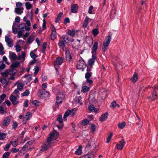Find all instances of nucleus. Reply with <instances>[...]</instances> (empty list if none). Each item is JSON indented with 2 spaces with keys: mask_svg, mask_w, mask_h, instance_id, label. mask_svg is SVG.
Masks as SVG:
<instances>
[{
  "mask_svg": "<svg viewBox=\"0 0 158 158\" xmlns=\"http://www.w3.org/2000/svg\"><path fill=\"white\" fill-rule=\"evenodd\" d=\"M38 95L41 98L48 97L49 96V93L44 90L40 89L38 92Z\"/></svg>",
  "mask_w": 158,
  "mask_h": 158,
  "instance_id": "f257e3e1",
  "label": "nucleus"
},
{
  "mask_svg": "<svg viewBox=\"0 0 158 158\" xmlns=\"http://www.w3.org/2000/svg\"><path fill=\"white\" fill-rule=\"evenodd\" d=\"M84 65L85 67L87 66V64L85 63L83 59H82L81 60H80L77 62V68L78 69H82V67Z\"/></svg>",
  "mask_w": 158,
  "mask_h": 158,
  "instance_id": "f03ea898",
  "label": "nucleus"
},
{
  "mask_svg": "<svg viewBox=\"0 0 158 158\" xmlns=\"http://www.w3.org/2000/svg\"><path fill=\"white\" fill-rule=\"evenodd\" d=\"M5 42L7 43L8 46L9 47H12L13 46V40L11 38H9V36H5Z\"/></svg>",
  "mask_w": 158,
  "mask_h": 158,
  "instance_id": "7ed1b4c3",
  "label": "nucleus"
},
{
  "mask_svg": "<svg viewBox=\"0 0 158 158\" xmlns=\"http://www.w3.org/2000/svg\"><path fill=\"white\" fill-rule=\"evenodd\" d=\"M9 99L14 105H15L19 102V101H17V97L12 94L10 95Z\"/></svg>",
  "mask_w": 158,
  "mask_h": 158,
  "instance_id": "20e7f679",
  "label": "nucleus"
},
{
  "mask_svg": "<svg viewBox=\"0 0 158 158\" xmlns=\"http://www.w3.org/2000/svg\"><path fill=\"white\" fill-rule=\"evenodd\" d=\"M51 144L48 142H45L44 144L41 146V151L44 152L47 150L51 147Z\"/></svg>",
  "mask_w": 158,
  "mask_h": 158,
  "instance_id": "39448f33",
  "label": "nucleus"
},
{
  "mask_svg": "<svg viewBox=\"0 0 158 158\" xmlns=\"http://www.w3.org/2000/svg\"><path fill=\"white\" fill-rule=\"evenodd\" d=\"M98 43L97 42H94L92 48L91 53L92 55H96V51L98 48Z\"/></svg>",
  "mask_w": 158,
  "mask_h": 158,
  "instance_id": "423d86ee",
  "label": "nucleus"
},
{
  "mask_svg": "<svg viewBox=\"0 0 158 158\" xmlns=\"http://www.w3.org/2000/svg\"><path fill=\"white\" fill-rule=\"evenodd\" d=\"M95 154V152H89L83 155L82 158H94Z\"/></svg>",
  "mask_w": 158,
  "mask_h": 158,
  "instance_id": "0eeeda50",
  "label": "nucleus"
},
{
  "mask_svg": "<svg viewBox=\"0 0 158 158\" xmlns=\"http://www.w3.org/2000/svg\"><path fill=\"white\" fill-rule=\"evenodd\" d=\"M111 39V35H110L107 36L103 43V45H106V46H109Z\"/></svg>",
  "mask_w": 158,
  "mask_h": 158,
  "instance_id": "6e6552de",
  "label": "nucleus"
},
{
  "mask_svg": "<svg viewBox=\"0 0 158 158\" xmlns=\"http://www.w3.org/2000/svg\"><path fill=\"white\" fill-rule=\"evenodd\" d=\"M92 58L90 59L88 61L89 65V66H92L94 64L95 60L97 59V57L95 55H92Z\"/></svg>",
  "mask_w": 158,
  "mask_h": 158,
  "instance_id": "1a4fd4ad",
  "label": "nucleus"
},
{
  "mask_svg": "<svg viewBox=\"0 0 158 158\" xmlns=\"http://www.w3.org/2000/svg\"><path fill=\"white\" fill-rule=\"evenodd\" d=\"M78 9V6L77 4H74L71 6V12L73 13H76Z\"/></svg>",
  "mask_w": 158,
  "mask_h": 158,
  "instance_id": "9d476101",
  "label": "nucleus"
},
{
  "mask_svg": "<svg viewBox=\"0 0 158 158\" xmlns=\"http://www.w3.org/2000/svg\"><path fill=\"white\" fill-rule=\"evenodd\" d=\"M66 60L67 61L70 62L72 59V57L69 50L66 51L65 52Z\"/></svg>",
  "mask_w": 158,
  "mask_h": 158,
  "instance_id": "9b49d317",
  "label": "nucleus"
},
{
  "mask_svg": "<svg viewBox=\"0 0 158 158\" xmlns=\"http://www.w3.org/2000/svg\"><path fill=\"white\" fill-rule=\"evenodd\" d=\"M53 27L54 29H52V32L51 35V39L53 40H54L56 38V29L54 26H53Z\"/></svg>",
  "mask_w": 158,
  "mask_h": 158,
  "instance_id": "f8f14e48",
  "label": "nucleus"
},
{
  "mask_svg": "<svg viewBox=\"0 0 158 158\" xmlns=\"http://www.w3.org/2000/svg\"><path fill=\"white\" fill-rule=\"evenodd\" d=\"M76 31L78 32L77 30H76L75 29H73L72 30H68L67 33L68 35L72 37H74L75 35V33Z\"/></svg>",
  "mask_w": 158,
  "mask_h": 158,
  "instance_id": "ddd939ff",
  "label": "nucleus"
},
{
  "mask_svg": "<svg viewBox=\"0 0 158 158\" xmlns=\"http://www.w3.org/2000/svg\"><path fill=\"white\" fill-rule=\"evenodd\" d=\"M10 119L9 117H6L4 119L2 125L4 126H8L10 123Z\"/></svg>",
  "mask_w": 158,
  "mask_h": 158,
  "instance_id": "4468645a",
  "label": "nucleus"
},
{
  "mask_svg": "<svg viewBox=\"0 0 158 158\" xmlns=\"http://www.w3.org/2000/svg\"><path fill=\"white\" fill-rule=\"evenodd\" d=\"M138 79V75L135 72L133 75L132 77L131 78V80L133 82H136Z\"/></svg>",
  "mask_w": 158,
  "mask_h": 158,
  "instance_id": "2eb2a0df",
  "label": "nucleus"
},
{
  "mask_svg": "<svg viewBox=\"0 0 158 158\" xmlns=\"http://www.w3.org/2000/svg\"><path fill=\"white\" fill-rule=\"evenodd\" d=\"M63 59L62 57H58L56 60V64L58 65H60L63 62Z\"/></svg>",
  "mask_w": 158,
  "mask_h": 158,
  "instance_id": "dca6fc26",
  "label": "nucleus"
},
{
  "mask_svg": "<svg viewBox=\"0 0 158 158\" xmlns=\"http://www.w3.org/2000/svg\"><path fill=\"white\" fill-rule=\"evenodd\" d=\"M108 113L106 112L105 114L101 115L100 118V121L101 122H104L105 121L108 117Z\"/></svg>",
  "mask_w": 158,
  "mask_h": 158,
  "instance_id": "f3484780",
  "label": "nucleus"
},
{
  "mask_svg": "<svg viewBox=\"0 0 158 158\" xmlns=\"http://www.w3.org/2000/svg\"><path fill=\"white\" fill-rule=\"evenodd\" d=\"M20 65V63L19 62L16 61L10 65V67L11 69H15L19 67Z\"/></svg>",
  "mask_w": 158,
  "mask_h": 158,
  "instance_id": "a211bd4d",
  "label": "nucleus"
},
{
  "mask_svg": "<svg viewBox=\"0 0 158 158\" xmlns=\"http://www.w3.org/2000/svg\"><path fill=\"white\" fill-rule=\"evenodd\" d=\"M82 146H80L79 147V148H77V151H76L75 152V153L76 155H81L82 153Z\"/></svg>",
  "mask_w": 158,
  "mask_h": 158,
  "instance_id": "6ab92c4d",
  "label": "nucleus"
},
{
  "mask_svg": "<svg viewBox=\"0 0 158 158\" xmlns=\"http://www.w3.org/2000/svg\"><path fill=\"white\" fill-rule=\"evenodd\" d=\"M63 15V13L62 12H60L59 13L55 21L56 23H58L60 20Z\"/></svg>",
  "mask_w": 158,
  "mask_h": 158,
  "instance_id": "aec40b11",
  "label": "nucleus"
},
{
  "mask_svg": "<svg viewBox=\"0 0 158 158\" xmlns=\"http://www.w3.org/2000/svg\"><path fill=\"white\" fill-rule=\"evenodd\" d=\"M10 70L7 69L5 70V72L1 73V75L3 77H5L6 78L9 74L10 75Z\"/></svg>",
  "mask_w": 158,
  "mask_h": 158,
  "instance_id": "412c9836",
  "label": "nucleus"
},
{
  "mask_svg": "<svg viewBox=\"0 0 158 158\" xmlns=\"http://www.w3.org/2000/svg\"><path fill=\"white\" fill-rule=\"evenodd\" d=\"M23 9V8L16 7L15 9V12L17 14L20 15L23 12V11H22Z\"/></svg>",
  "mask_w": 158,
  "mask_h": 158,
  "instance_id": "4be33fe9",
  "label": "nucleus"
},
{
  "mask_svg": "<svg viewBox=\"0 0 158 158\" xmlns=\"http://www.w3.org/2000/svg\"><path fill=\"white\" fill-rule=\"evenodd\" d=\"M89 18L87 16H86L85 19L84 20V22L83 23V24L82 25V27L83 28H85L86 27L88 24L89 20Z\"/></svg>",
  "mask_w": 158,
  "mask_h": 158,
  "instance_id": "5701e85b",
  "label": "nucleus"
},
{
  "mask_svg": "<svg viewBox=\"0 0 158 158\" xmlns=\"http://www.w3.org/2000/svg\"><path fill=\"white\" fill-rule=\"evenodd\" d=\"M0 81L3 85H5V86H7L8 84V83L5 78H1L0 79Z\"/></svg>",
  "mask_w": 158,
  "mask_h": 158,
  "instance_id": "b1692460",
  "label": "nucleus"
},
{
  "mask_svg": "<svg viewBox=\"0 0 158 158\" xmlns=\"http://www.w3.org/2000/svg\"><path fill=\"white\" fill-rule=\"evenodd\" d=\"M10 70V75L11 76H14L17 72V70L15 69H11Z\"/></svg>",
  "mask_w": 158,
  "mask_h": 158,
  "instance_id": "393cba45",
  "label": "nucleus"
},
{
  "mask_svg": "<svg viewBox=\"0 0 158 158\" xmlns=\"http://www.w3.org/2000/svg\"><path fill=\"white\" fill-rule=\"evenodd\" d=\"M90 89V88L87 86H83L82 87V90H81L83 93H86Z\"/></svg>",
  "mask_w": 158,
  "mask_h": 158,
  "instance_id": "a878e982",
  "label": "nucleus"
},
{
  "mask_svg": "<svg viewBox=\"0 0 158 158\" xmlns=\"http://www.w3.org/2000/svg\"><path fill=\"white\" fill-rule=\"evenodd\" d=\"M10 54H11V59L14 60H15L17 58V56L16 54L12 52H10Z\"/></svg>",
  "mask_w": 158,
  "mask_h": 158,
  "instance_id": "bb28decb",
  "label": "nucleus"
},
{
  "mask_svg": "<svg viewBox=\"0 0 158 158\" xmlns=\"http://www.w3.org/2000/svg\"><path fill=\"white\" fill-rule=\"evenodd\" d=\"M26 9L28 10L31 8L32 7V5L29 2H27L25 3Z\"/></svg>",
  "mask_w": 158,
  "mask_h": 158,
  "instance_id": "cd10ccee",
  "label": "nucleus"
},
{
  "mask_svg": "<svg viewBox=\"0 0 158 158\" xmlns=\"http://www.w3.org/2000/svg\"><path fill=\"white\" fill-rule=\"evenodd\" d=\"M89 121L87 119H85L81 122V124L83 126H86L89 123Z\"/></svg>",
  "mask_w": 158,
  "mask_h": 158,
  "instance_id": "c85d7f7f",
  "label": "nucleus"
},
{
  "mask_svg": "<svg viewBox=\"0 0 158 158\" xmlns=\"http://www.w3.org/2000/svg\"><path fill=\"white\" fill-rule=\"evenodd\" d=\"M126 124V123L124 122L119 123L118 125V126L119 128L122 129L125 126Z\"/></svg>",
  "mask_w": 158,
  "mask_h": 158,
  "instance_id": "c756f323",
  "label": "nucleus"
},
{
  "mask_svg": "<svg viewBox=\"0 0 158 158\" xmlns=\"http://www.w3.org/2000/svg\"><path fill=\"white\" fill-rule=\"evenodd\" d=\"M24 30H21L19 31L18 32V35L17 38H21L23 35Z\"/></svg>",
  "mask_w": 158,
  "mask_h": 158,
  "instance_id": "7c9ffc66",
  "label": "nucleus"
},
{
  "mask_svg": "<svg viewBox=\"0 0 158 158\" xmlns=\"http://www.w3.org/2000/svg\"><path fill=\"white\" fill-rule=\"evenodd\" d=\"M33 37L31 36H30L27 39V44H30L32 43L33 41Z\"/></svg>",
  "mask_w": 158,
  "mask_h": 158,
  "instance_id": "2f4dec72",
  "label": "nucleus"
},
{
  "mask_svg": "<svg viewBox=\"0 0 158 158\" xmlns=\"http://www.w3.org/2000/svg\"><path fill=\"white\" fill-rule=\"evenodd\" d=\"M56 120L60 124H63L61 115H60L58 116L56 119Z\"/></svg>",
  "mask_w": 158,
  "mask_h": 158,
  "instance_id": "473e14b6",
  "label": "nucleus"
},
{
  "mask_svg": "<svg viewBox=\"0 0 158 158\" xmlns=\"http://www.w3.org/2000/svg\"><path fill=\"white\" fill-rule=\"evenodd\" d=\"M30 56L33 59H35V58L38 57V56L35 54L33 52V51L31 52L30 53Z\"/></svg>",
  "mask_w": 158,
  "mask_h": 158,
  "instance_id": "72a5a7b5",
  "label": "nucleus"
},
{
  "mask_svg": "<svg viewBox=\"0 0 158 158\" xmlns=\"http://www.w3.org/2000/svg\"><path fill=\"white\" fill-rule=\"evenodd\" d=\"M92 33L94 36H96L99 33V31L97 28L93 30Z\"/></svg>",
  "mask_w": 158,
  "mask_h": 158,
  "instance_id": "f704fd0d",
  "label": "nucleus"
},
{
  "mask_svg": "<svg viewBox=\"0 0 158 158\" xmlns=\"http://www.w3.org/2000/svg\"><path fill=\"white\" fill-rule=\"evenodd\" d=\"M23 87V85L21 83H19L17 85V89L20 91L22 90Z\"/></svg>",
  "mask_w": 158,
  "mask_h": 158,
  "instance_id": "c9c22d12",
  "label": "nucleus"
},
{
  "mask_svg": "<svg viewBox=\"0 0 158 158\" xmlns=\"http://www.w3.org/2000/svg\"><path fill=\"white\" fill-rule=\"evenodd\" d=\"M92 74V72H86L85 74V78L86 79H89Z\"/></svg>",
  "mask_w": 158,
  "mask_h": 158,
  "instance_id": "e433bc0d",
  "label": "nucleus"
},
{
  "mask_svg": "<svg viewBox=\"0 0 158 158\" xmlns=\"http://www.w3.org/2000/svg\"><path fill=\"white\" fill-rule=\"evenodd\" d=\"M4 48L2 45L1 43H0V54L3 55L4 52H3Z\"/></svg>",
  "mask_w": 158,
  "mask_h": 158,
  "instance_id": "4c0bfd02",
  "label": "nucleus"
},
{
  "mask_svg": "<svg viewBox=\"0 0 158 158\" xmlns=\"http://www.w3.org/2000/svg\"><path fill=\"white\" fill-rule=\"evenodd\" d=\"M91 141H89L88 144L86 145L85 147V150H88L89 149H90L91 148Z\"/></svg>",
  "mask_w": 158,
  "mask_h": 158,
  "instance_id": "58836bf2",
  "label": "nucleus"
},
{
  "mask_svg": "<svg viewBox=\"0 0 158 158\" xmlns=\"http://www.w3.org/2000/svg\"><path fill=\"white\" fill-rule=\"evenodd\" d=\"M88 109L91 111H95V108L93 105H90L88 107Z\"/></svg>",
  "mask_w": 158,
  "mask_h": 158,
  "instance_id": "ea45409f",
  "label": "nucleus"
},
{
  "mask_svg": "<svg viewBox=\"0 0 158 158\" xmlns=\"http://www.w3.org/2000/svg\"><path fill=\"white\" fill-rule=\"evenodd\" d=\"M58 46L60 47H64L65 45L64 42L62 40H60L58 44Z\"/></svg>",
  "mask_w": 158,
  "mask_h": 158,
  "instance_id": "a19ab883",
  "label": "nucleus"
},
{
  "mask_svg": "<svg viewBox=\"0 0 158 158\" xmlns=\"http://www.w3.org/2000/svg\"><path fill=\"white\" fill-rule=\"evenodd\" d=\"M10 155V153L9 152H7L4 153L3 156V158H8Z\"/></svg>",
  "mask_w": 158,
  "mask_h": 158,
  "instance_id": "79ce46f5",
  "label": "nucleus"
},
{
  "mask_svg": "<svg viewBox=\"0 0 158 158\" xmlns=\"http://www.w3.org/2000/svg\"><path fill=\"white\" fill-rule=\"evenodd\" d=\"M32 104L34 105L35 106H39L40 104V102L36 100L33 101L32 102Z\"/></svg>",
  "mask_w": 158,
  "mask_h": 158,
  "instance_id": "37998d69",
  "label": "nucleus"
},
{
  "mask_svg": "<svg viewBox=\"0 0 158 158\" xmlns=\"http://www.w3.org/2000/svg\"><path fill=\"white\" fill-rule=\"evenodd\" d=\"M62 98H60L59 96H57L56 98V102L57 104H60L62 103Z\"/></svg>",
  "mask_w": 158,
  "mask_h": 158,
  "instance_id": "c03bdc74",
  "label": "nucleus"
},
{
  "mask_svg": "<svg viewBox=\"0 0 158 158\" xmlns=\"http://www.w3.org/2000/svg\"><path fill=\"white\" fill-rule=\"evenodd\" d=\"M25 26H26L25 24L24 23H22L20 24L19 25L18 27L19 28V29L23 30V29L24 28Z\"/></svg>",
  "mask_w": 158,
  "mask_h": 158,
  "instance_id": "a18cd8bd",
  "label": "nucleus"
},
{
  "mask_svg": "<svg viewBox=\"0 0 158 158\" xmlns=\"http://www.w3.org/2000/svg\"><path fill=\"white\" fill-rule=\"evenodd\" d=\"M30 92L28 89H26L24 92H23L22 95L23 96H27L29 94Z\"/></svg>",
  "mask_w": 158,
  "mask_h": 158,
  "instance_id": "49530a36",
  "label": "nucleus"
},
{
  "mask_svg": "<svg viewBox=\"0 0 158 158\" xmlns=\"http://www.w3.org/2000/svg\"><path fill=\"white\" fill-rule=\"evenodd\" d=\"M18 126V124L16 122L13 121L12 124V128L14 129H16Z\"/></svg>",
  "mask_w": 158,
  "mask_h": 158,
  "instance_id": "de8ad7c7",
  "label": "nucleus"
},
{
  "mask_svg": "<svg viewBox=\"0 0 158 158\" xmlns=\"http://www.w3.org/2000/svg\"><path fill=\"white\" fill-rule=\"evenodd\" d=\"M34 70L35 71L34 74H36L39 71V67L37 66H35Z\"/></svg>",
  "mask_w": 158,
  "mask_h": 158,
  "instance_id": "09e8293b",
  "label": "nucleus"
},
{
  "mask_svg": "<svg viewBox=\"0 0 158 158\" xmlns=\"http://www.w3.org/2000/svg\"><path fill=\"white\" fill-rule=\"evenodd\" d=\"M113 136V133H111L108 136L106 140V143H108L110 141L111 138Z\"/></svg>",
  "mask_w": 158,
  "mask_h": 158,
  "instance_id": "8fccbe9b",
  "label": "nucleus"
},
{
  "mask_svg": "<svg viewBox=\"0 0 158 158\" xmlns=\"http://www.w3.org/2000/svg\"><path fill=\"white\" fill-rule=\"evenodd\" d=\"M145 89L146 88L144 87V86L140 87L139 90V94H142V93H143L145 91Z\"/></svg>",
  "mask_w": 158,
  "mask_h": 158,
  "instance_id": "3c124183",
  "label": "nucleus"
},
{
  "mask_svg": "<svg viewBox=\"0 0 158 158\" xmlns=\"http://www.w3.org/2000/svg\"><path fill=\"white\" fill-rule=\"evenodd\" d=\"M12 30L13 32L15 34H16L18 32V29L16 27H15L14 26L12 27Z\"/></svg>",
  "mask_w": 158,
  "mask_h": 158,
  "instance_id": "603ef678",
  "label": "nucleus"
},
{
  "mask_svg": "<svg viewBox=\"0 0 158 158\" xmlns=\"http://www.w3.org/2000/svg\"><path fill=\"white\" fill-rule=\"evenodd\" d=\"M70 22V20L69 18L68 17H66L64 19V24H66L68 23H69Z\"/></svg>",
  "mask_w": 158,
  "mask_h": 158,
  "instance_id": "864d4df0",
  "label": "nucleus"
},
{
  "mask_svg": "<svg viewBox=\"0 0 158 158\" xmlns=\"http://www.w3.org/2000/svg\"><path fill=\"white\" fill-rule=\"evenodd\" d=\"M69 110V111H66L64 115L65 118H67L71 114V111Z\"/></svg>",
  "mask_w": 158,
  "mask_h": 158,
  "instance_id": "5fc2aeb1",
  "label": "nucleus"
},
{
  "mask_svg": "<svg viewBox=\"0 0 158 158\" xmlns=\"http://www.w3.org/2000/svg\"><path fill=\"white\" fill-rule=\"evenodd\" d=\"M6 134L4 133H0V139H3L6 138Z\"/></svg>",
  "mask_w": 158,
  "mask_h": 158,
  "instance_id": "6e6d98bb",
  "label": "nucleus"
},
{
  "mask_svg": "<svg viewBox=\"0 0 158 158\" xmlns=\"http://www.w3.org/2000/svg\"><path fill=\"white\" fill-rule=\"evenodd\" d=\"M19 149L15 148H12L11 150V152L13 153L17 152L19 151Z\"/></svg>",
  "mask_w": 158,
  "mask_h": 158,
  "instance_id": "4d7b16f0",
  "label": "nucleus"
},
{
  "mask_svg": "<svg viewBox=\"0 0 158 158\" xmlns=\"http://www.w3.org/2000/svg\"><path fill=\"white\" fill-rule=\"evenodd\" d=\"M117 105L116 101H114L111 103L110 107L115 108Z\"/></svg>",
  "mask_w": 158,
  "mask_h": 158,
  "instance_id": "13d9d810",
  "label": "nucleus"
},
{
  "mask_svg": "<svg viewBox=\"0 0 158 158\" xmlns=\"http://www.w3.org/2000/svg\"><path fill=\"white\" fill-rule=\"evenodd\" d=\"M10 144H6L5 147L4 148V150L5 151H7L8 150L10 147Z\"/></svg>",
  "mask_w": 158,
  "mask_h": 158,
  "instance_id": "bf43d9fd",
  "label": "nucleus"
},
{
  "mask_svg": "<svg viewBox=\"0 0 158 158\" xmlns=\"http://www.w3.org/2000/svg\"><path fill=\"white\" fill-rule=\"evenodd\" d=\"M16 50L17 52H18L21 51V47L19 45H17L15 46Z\"/></svg>",
  "mask_w": 158,
  "mask_h": 158,
  "instance_id": "052dcab7",
  "label": "nucleus"
},
{
  "mask_svg": "<svg viewBox=\"0 0 158 158\" xmlns=\"http://www.w3.org/2000/svg\"><path fill=\"white\" fill-rule=\"evenodd\" d=\"M91 129L93 132H94L96 130V126L94 124H92L91 125Z\"/></svg>",
  "mask_w": 158,
  "mask_h": 158,
  "instance_id": "680f3d73",
  "label": "nucleus"
},
{
  "mask_svg": "<svg viewBox=\"0 0 158 158\" xmlns=\"http://www.w3.org/2000/svg\"><path fill=\"white\" fill-rule=\"evenodd\" d=\"M62 38L63 40L65 39L67 41H69V37L66 35H63Z\"/></svg>",
  "mask_w": 158,
  "mask_h": 158,
  "instance_id": "e2e57ef3",
  "label": "nucleus"
},
{
  "mask_svg": "<svg viewBox=\"0 0 158 158\" xmlns=\"http://www.w3.org/2000/svg\"><path fill=\"white\" fill-rule=\"evenodd\" d=\"M118 144L121 145V146H123V147L124 145L125 144L124 140L123 139H122L119 142V143Z\"/></svg>",
  "mask_w": 158,
  "mask_h": 158,
  "instance_id": "0e129e2a",
  "label": "nucleus"
},
{
  "mask_svg": "<svg viewBox=\"0 0 158 158\" xmlns=\"http://www.w3.org/2000/svg\"><path fill=\"white\" fill-rule=\"evenodd\" d=\"M86 83H89V85H90L93 84V81L92 80L88 79H86Z\"/></svg>",
  "mask_w": 158,
  "mask_h": 158,
  "instance_id": "69168bd1",
  "label": "nucleus"
},
{
  "mask_svg": "<svg viewBox=\"0 0 158 158\" xmlns=\"http://www.w3.org/2000/svg\"><path fill=\"white\" fill-rule=\"evenodd\" d=\"M93 8H94V7H93V6H91L89 7V10L88 11V12L89 14H92V10L93 9Z\"/></svg>",
  "mask_w": 158,
  "mask_h": 158,
  "instance_id": "338daca9",
  "label": "nucleus"
},
{
  "mask_svg": "<svg viewBox=\"0 0 158 158\" xmlns=\"http://www.w3.org/2000/svg\"><path fill=\"white\" fill-rule=\"evenodd\" d=\"M116 147L118 150H121L122 149L123 147L122 146H121V145L117 144L116 145Z\"/></svg>",
  "mask_w": 158,
  "mask_h": 158,
  "instance_id": "774afa93",
  "label": "nucleus"
}]
</instances>
